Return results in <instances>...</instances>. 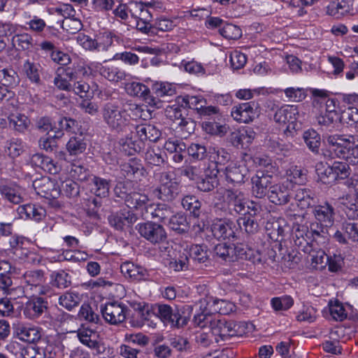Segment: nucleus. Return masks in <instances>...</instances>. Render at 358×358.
<instances>
[{
  "label": "nucleus",
  "mask_w": 358,
  "mask_h": 358,
  "mask_svg": "<svg viewBox=\"0 0 358 358\" xmlns=\"http://www.w3.org/2000/svg\"><path fill=\"white\" fill-rule=\"evenodd\" d=\"M8 124L10 128L20 134L27 131L30 120L27 116L21 113H12L8 117Z\"/></svg>",
  "instance_id": "nucleus-33"
},
{
  "label": "nucleus",
  "mask_w": 358,
  "mask_h": 358,
  "mask_svg": "<svg viewBox=\"0 0 358 358\" xmlns=\"http://www.w3.org/2000/svg\"><path fill=\"white\" fill-rule=\"evenodd\" d=\"M120 271L127 278L134 280H141L147 275V271L142 266L135 265L131 262H126L121 264Z\"/></svg>",
  "instance_id": "nucleus-31"
},
{
  "label": "nucleus",
  "mask_w": 358,
  "mask_h": 358,
  "mask_svg": "<svg viewBox=\"0 0 358 358\" xmlns=\"http://www.w3.org/2000/svg\"><path fill=\"white\" fill-rule=\"evenodd\" d=\"M212 157L214 159V162L209 166L210 169L212 168L219 169L218 166L225 165L231 160V155L225 149L222 148H213V150L210 152Z\"/></svg>",
  "instance_id": "nucleus-41"
},
{
  "label": "nucleus",
  "mask_w": 358,
  "mask_h": 358,
  "mask_svg": "<svg viewBox=\"0 0 358 358\" xmlns=\"http://www.w3.org/2000/svg\"><path fill=\"white\" fill-rule=\"evenodd\" d=\"M135 228L142 238L152 245L163 243L167 238L164 227L155 222H141L136 224Z\"/></svg>",
  "instance_id": "nucleus-3"
},
{
  "label": "nucleus",
  "mask_w": 358,
  "mask_h": 358,
  "mask_svg": "<svg viewBox=\"0 0 358 358\" xmlns=\"http://www.w3.org/2000/svg\"><path fill=\"white\" fill-rule=\"evenodd\" d=\"M219 169L208 167L205 170V177L198 179L196 187L198 189L204 192L213 191L219 184L217 174Z\"/></svg>",
  "instance_id": "nucleus-23"
},
{
  "label": "nucleus",
  "mask_w": 358,
  "mask_h": 358,
  "mask_svg": "<svg viewBox=\"0 0 358 358\" xmlns=\"http://www.w3.org/2000/svg\"><path fill=\"white\" fill-rule=\"evenodd\" d=\"M340 113H326L322 112L316 116V121L322 131H332L341 122Z\"/></svg>",
  "instance_id": "nucleus-32"
},
{
  "label": "nucleus",
  "mask_w": 358,
  "mask_h": 358,
  "mask_svg": "<svg viewBox=\"0 0 358 358\" xmlns=\"http://www.w3.org/2000/svg\"><path fill=\"white\" fill-rule=\"evenodd\" d=\"M152 202L148 195L138 192H131L125 205L131 209L139 211L143 219H148V212Z\"/></svg>",
  "instance_id": "nucleus-12"
},
{
  "label": "nucleus",
  "mask_w": 358,
  "mask_h": 358,
  "mask_svg": "<svg viewBox=\"0 0 358 358\" xmlns=\"http://www.w3.org/2000/svg\"><path fill=\"white\" fill-rule=\"evenodd\" d=\"M299 110L296 106L285 105L275 110L273 120L279 125H285L287 122L293 123L297 119Z\"/></svg>",
  "instance_id": "nucleus-22"
},
{
  "label": "nucleus",
  "mask_w": 358,
  "mask_h": 358,
  "mask_svg": "<svg viewBox=\"0 0 358 358\" xmlns=\"http://www.w3.org/2000/svg\"><path fill=\"white\" fill-rule=\"evenodd\" d=\"M48 305L46 298L33 296L26 302L23 308V313L29 319H38L43 314L48 313Z\"/></svg>",
  "instance_id": "nucleus-11"
},
{
  "label": "nucleus",
  "mask_w": 358,
  "mask_h": 358,
  "mask_svg": "<svg viewBox=\"0 0 358 358\" xmlns=\"http://www.w3.org/2000/svg\"><path fill=\"white\" fill-rule=\"evenodd\" d=\"M313 213L317 221L324 224L327 227H330L334 222V208L328 203L323 205L315 206L313 210Z\"/></svg>",
  "instance_id": "nucleus-21"
},
{
  "label": "nucleus",
  "mask_w": 358,
  "mask_h": 358,
  "mask_svg": "<svg viewBox=\"0 0 358 358\" xmlns=\"http://www.w3.org/2000/svg\"><path fill=\"white\" fill-rule=\"evenodd\" d=\"M237 223L239 227L250 236L256 234L259 229V226L256 219L250 216L239 217L237 220Z\"/></svg>",
  "instance_id": "nucleus-45"
},
{
  "label": "nucleus",
  "mask_w": 358,
  "mask_h": 358,
  "mask_svg": "<svg viewBox=\"0 0 358 358\" xmlns=\"http://www.w3.org/2000/svg\"><path fill=\"white\" fill-rule=\"evenodd\" d=\"M135 130L141 141L149 140L152 142H157L162 135L160 130L152 124H138L135 127Z\"/></svg>",
  "instance_id": "nucleus-29"
},
{
  "label": "nucleus",
  "mask_w": 358,
  "mask_h": 358,
  "mask_svg": "<svg viewBox=\"0 0 358 358\" xmlns=\"http://www.w3.org/2000/svg\"><path fill=\"white\" fill-rule=\"evenodd\" d=\"M20 79L17 73L12 68L0 70V84L8 88L17 86Z\"/></svg>",
  "instance_id": "nucleus-38"
},
{
  "label": "nucleus",
  "mask_w": 358,
  "mask_h": 358,
  "mask_svg": "<svg viewBox=\"0 0 358 358\" xmlns=\"http://www.w3.org/2000/svg\"><path fill=\"white\" fill-rule=\"evenodd\" d=\"M295 192L294 199L301 209H305L314 205L315 194L311 189L299 187Z\"/></svg>",
  "instance_id": "nucleus-34"
},
{
  "label": "nucleus",
  "mask_w": 358,
  "mask_h": 358,
  "mask_svg": "<svg viewBox=\"0 0 358 358\" xmlns=\"http://www.w3.org/2000/svg\"><path fill=\"white\" fill-rule=\"evenodd\" d=\"M165 154L159 147L148 148L144 159L150 166H160L165 162Z\"/></svg>",
  "instance_id": "nucleus-37"
},
{
  "label": "nucleus",
  "mask_w": 358,
  "mask_h": 358,
  "mask_svg": "<svg viewBox=\"0 0 358 358\" xmlns=\"http://www.w3.org/2000/svg\"><path fill=\"white\" fill-rule=\"evenodd\" d=\"M226 201L230 210L238 214H245V209L247 203L245 194L234 189H227L225 192Z\"/></svg>",
  "instance_id": "nucleus-17"
},
{
  "label": "nucleus",
  "mask_w": 358,
  "mask_h": 358,
  "mask_svg": "<svg viewBox=\"0 0 358 358\" xmlns=\"http://www.w3.org/2000/svg\"><path fill=\"white\" fill-rule=\"evenodd\" d=\"M58 125L59 128L58 130L55 131V136L59 138L63 136L64 131L75 132L78 127V122L71 117H63L59 119Z\"/></svg>",
  "instance_id": "nucleus-46"
},
{
  "label": "nucleus",
  "mask_w": 358,
  "mask_h": 358,
  "mask_svg": "<svg viewBox=\"0 0 358 358\" xmlns=\"http://www.w3.org/2000/svg\"><path fill=\"white\" fill-rule=\"evenodd\" d=\"M257 104L254 101L234 106L231 110L232 117L238 122L249 123L257 116Z\"/></svg>",
  "instance_id": "nucleus-14"
},
{
  "label": "nucleus",
  "mask_w": 358,
  "mask_h": 358,
  "mask_svg": "<svg viewBox=\"0 0 358 358\" xmlns=\"http://www.w3.org/2000/svg\"><path fill=\"white\" fill-rule=\"evenodd\" d=\"M176 102L182 106L184 109L187 108L196 110H199L201 104H203L206 101L199 96H179L176 98Z\"/></svg>",
  "instance_id": "nucleus-43"
},
{
  "label": "nucleus",
  "mask_w": 358,
  "mask_h": 358,
  "mask_svg": "<svg viewBox=\"0 0 358 358\" xmlns=\"http://www.w3.org/2000/svg\"><path fill=\"white\" fill-rule=\"evenodd\" d=\"M215 257L224 262H234L232 245L227 243H219L214 248Z\"/></svg>",
  "instance_id": "nucleus-52"
},
{
  "label": "nucleus",
  "mask_w": 358,
  "mask_h": 358,
  "mask_svg": "<svg viewBox=\"0 0 358 358\" xmlns=\"http://www.w3.org/2000/svg\"><path fill=\"white\" fill-rule=\"evenodd\" d=\"M202 128L208 134L220 136L226 134L228 129L226 125L216 122L215 120L211 121L210 118L202 122Z\"/></svg>",
  "instance_id": "nucleus-47"
},
{
  "label": "nucleus",
  "mask_w": 358,
  "mask_h": 358,
  "mask_svg": "<svg viewBox=\"0 0 358 358\" xmlns=\"http://www.w3.org/2000/svg\"><path fill=\"white\" fill-rule=\"evenodd\" d=\"M182 207L189 210L194 217H198L201 213V201L194 195H186L181 201Z\"/></svg>",
  "instance_id": "nucleus-44"
},
{
  "label": "nucleus",
  "mask_w": 358,
  "mask_h": 358,
  "mask_svg": "<svg viewBox=\"0 0 358 358\" xmlns=\"http://www.w3.org/2000/svg\"><path fill=\"white\" fill-rule=\"evenodd\" d=\"M23 277L26 283L31 286L38 287L45 282L44 271L41 269L27 271Z\"/></svg>",
  "instance_id": "nucleus-48"
},
{
  "label": "nucleus",
  "mask_w": 358,
  "mask_h": 358,
  "mask_svg": "<svg viewBox=\"0 0 358 358\" xmlns=\"http://www.w3.org/2000/svg\"><path fill=\"white\" fill-rule=\"evenodd\" d=\"M124 88L129 96L141 98L150 106H157L158 101L157 98L150 95L149 88L144 84L131 82L127 83Z\"/></svg>",
  "instance_id": "nucleus-16"
},
{
  "label": "nucleus",
  "mask_w": 358,
  "mask_h": 358,
  "mask_svg": "<svg viewBox=\"0 0 358 358\" xmlns=\"http://www.w3.org/2000/svg\"><path fill=\"white\" fill-rule=\"evenodd\" d=\"M128 308L126 306L117 301L108 303L101 308L103 319L110 324H117L126 319Z\"/></svg>",
  "instance_id": "nucleus-8"
},
{
  "label": "nucleus",
  "mask_w": 358,
  "mask_h": 358,
  "mask_svg": "<svg viewBox=\"0 0 358 358\" xmlns=\"http://www.w3.org/2000/svg\"><path fill=\"white\" fill-rule=\"evenodd\" d=\"M237 327H238V324L236 322L227 321L224 318H214V321L211 323L212 333L215 336H219L223 341L236 336Z\"/></svg>",
  "instance_id": "nucleus-13"
},
{
  "label": "nucleus",
  "mask_w": 358,
  "mask_h": 358,
  "mask_svg": "<svg viewBox=\"0 0 358 358\" xmlns=\"http://www.w3.org/2000/svg\"><path fill=\"white\" fill-rule=\"evenodd\" d=\"M200 310H201L202 312L194 317V324L201 328H205L208 326L211 329V323L214 321V318H213L211 315L212 313H208L209 310L208 307L204 305L202 308H200Z\"/></svg>",
  "instance_id": "nucleus-49"
},
{
  "label": "nucleus",
  "mask_w": 358,
  "mask_h": 358,
  "mask_svg": "<svg viewBox=\"0 0 358 358\" xmlns=\"http://www.w3.org/2000/svg\"><path fill=\"white\" fill-rule=\"evenodd\" d=\"M121 171L126 178H139L144 174V168L141 161L137 159H131L120 166Z\"/></svg>",
  "instance_id": "nucleus-30"
},
{
  "label": "nucleus",
  "mask_w": 358,
  "mask_h": 358,
  "mask_svg": "<svg viewBox=\"0 0 358 358\" xmlns=\"http://www.w3.org/2000/svg\"><path fill=\"white\" fill-rule=\"evenodd\" d=\"M189 259L193 262L203 264L208 261V255L207 247L206 245H192L188 251Z\"/></svg>",
  "instance_id": "nucleus-40"
},
{
  "label": "nucleus",
  "mask_w": 358,
  "mask_h": 358,
  "mask_svg": "<svg viewBox=\"0 0 358 358\" xmlns=\"http://www.w3.org/2000/svg\"><path fill=\"white\" fill-rule=\"evenodd\" d=\"M293 185L290 180L273 185L270 187L268 197L275 205H284L289 202Z\"/></svg>",
  "instance_id": "nucleus-9"
},
{
  "label": "nucleus",
  "mask_w": 358,
  "mask_h": 358,
  "mask_svg": "<svg viewBox=\"0 0 358 358\" xmlns=\"http://www.w3.org/2000/svg\"><path fill=\"white\" fill-rule=\"evenodd\" d=\"M33 41L32 36L27 33L16 34L12 39L13 45L17 46L18 48L22 50H27L32 48Z\"/></svg>",
  "instance_id": "nucleus-59"
},
{
  "label": "nucleus",
  "mask_w": 358,
  "mask_h": 358,
  "mask_svg": "<svg viewBox=\"0 0 358 358\" xmlns=\"http://www.w3.org/2000/svg\"><path fill=\"white\" fill-rule=\"evenodd\" d=\"M82 343L93 350L94 355L101 356V358H105L107 348L103 343L98 340V337H91L88 339H84V341Z\"/></svg>",
  "instance_id": "nucleus-55"
},
{
  "label": "nucleus",
  "mask_w": 358,
  "mask_h": 358,
  "mask_svg": "<svg viewBox=\"0 0 358 358\" xmlns=\"http://www.w3.org/2000/svg\"><path fill=\"white\" fill-rule=\"evenodd\" d=\"M113 36L110 32L100 33L96 36L95 45L98 52L107 51L113 43Z\"/></svg>",
  "instance_id": "nucleus-50"
},
{
  "label": "nucleus",
  "mask_w": 358,
  "mask_h": 358,
  "mask_svg": "<svg viewBox=\"0 0 358 358\" xmlns=\"http://www.w3.org/2000/svg\"><path fill=\"white\" fill-rule=\"evenodd\" d=\"M102 117L108 128L117 133L126 131L130 123L126 110L113 103H107L103 106Z\"/></svg>",
  "instance_id": "nucleus-1"
},
{
  "label": "nucleus",
  "mask_w": 358,
  "mask_h": 358,
  "mask_svg": "<svg viewBox=\"0 0 358 358\" xmlns=\"http://www.w3.org/2000/svg\"><path fill=\"white\" fill-rule=\"evenodd\" d=\"M311 264L317 269H322L326 267L329 262V256L322 250L313 251L310 253Z\"/></svg>",
  "instance_id": "nucleus-58"
},
{
  "label": "nucleus",
  "mask_w": 358,
  "mask_h": 358,
  "mask_svg": "<svg viewBox=\"0 0 358 358\" xmlns=\"http://www.w3.org/2000/svg\"><path fill=\"white\" fill-rule=\"evenodd\" d=\"M354 139L352 136L345 138L344 135L334 134L327 137L328 149L323 152L324 157L343 158L345 151Z\"/></svg>",
  "instance_id": "nucleus-5"
},
{
  "label": "nucleus",
  "mask_w": 358,
  "mask_h": 358,
  "mask_svg": "<svg viewBox=\"0 0 358 358\" xmlns=\"http://www.w3.org/2000/svg\"><path fill=\"white\" fill-rule=\"evenodd\" d=\"M17 338L29 343H34L41 338V334L38 327L18 325L15 329Z\"/></svg>",
  "instance_id": "nucleus-28"
},
{
  "label": "nucleus",
  "mask_w": 358,
  "mask_h": 358,
  "mask_svg": "<svg viewBox=\"0 0 358 358\" xmlns=\"http://www.w3.org/2000/svg\"><path fill=\"white\" fill-rule=\"evenodd\" d=\"M78 316L80 320H85L94 324H97L100 320L99 316L92 310V307L88 303H84L81 306Z\"/></svg>",
  "instance_id": "nucleus-62"
},
{
  "label": "nucleus",
  "mask_w": 358,
  "mask_h": 358,
  "mask_svg": "<svg viewBox=\"0 0 358 358\" xmlns=\"http://www.w3.org/2000/svg\"><path fill=\"white\" fill-rule=\"evenodd\" d=\"M166 224L171 229L178 234L185 233L188 229L187 217L182 213H177L176 215L173 213L172 217H170Z\"/></svg>",
  "instance_id": "nucleus-39"
},
{
  "label": "nucleus",
  "mask_w": 358,
  "mask_h": 358,
  "mask_svg": "<svg viewBox=\"0 0 358 358\" xmlns=\"http://www.w3.org/2000/svg\"><path fill=\"white\" fill-rule=\"evenodd\" d=\"M0 194L13 204H20L23 201L22 189L15 184L0 185Z\"/></svg>",
  "instance_id": "nucleus-27"
},
{
  "label": "nucleus",
  "mask_w": 358,
  "mask_h": 358,
  "mask_svg": "<svg viewBox=\"0 0 358 358\" xmlns=\"http://www.w3.org/2000/svg\"><path fill=\"white\" fill-rule=\"evenodd\" d=\"M220 34L230 40H237L242 36L241 28L233 24L224 23L220 29Z\"/></svg>",
  "instance_id": "nucleus-57"
},
{
  "label": "nucleus",
  "mask_w": 358,
  "mask_h": 358,
  "mask_svg": "<svg viewBox=\"0 0 358 358\" xmlns=\"http://www.w3.org/2000/svg\"><path fill=\"white\" fill-rule=\"evenodd\" d=\"M39 68V64L32 62L29 59H27L24 61L22 66V71L23 74L31 83L36 84V85H40L41 84V80Z\"/></svg>",
  "instance_id": "nucleus-36"
},
{
  "label": "nucleus",
  "mask_w": 358,
  "mask_h": 358,
  "mask_svg": "<svg viewBox=\"0 0 358 358\" xmlns=\"http://www.w3.org/2000/svg\"><path fill=\"white\" fill-rule=\"evenodd\" d=\"M137 220V215L134 211L126 209L112 213L108 217L110 225L118 231H123L125 227H131Z\"/></svg>",
  "instance_id": "nucleus-10"
},
{
  "label": "nucleus",
  "mask_w": 358,
  "mask_h": 358,
  "mask_svg": "<svg viewBox=\"0 0 358 358\" xmlns=\"http://www.w3.org/2000/svg\"><path fill=\"white\" fill-rule=\"evenodd\" d=\"M226 180L231 184H243L249 178V170L245 165L231 164L224 169Z\"/></svg>",
  "instance_id": "nucleus-18"
},
{
  "label": "nucleus",
  "mask_w": 358,
  "mask_h": 358,
  "mask_svg": "<svg viewBox=\"0 0 358 358\" xmlns=\"http://www.w3.org/2000/svg\"><path fill=\"white\" fill-rule=\"evenodd\" d=\"M59 304L69 310H71L74 307L78 306L81 299L78 294L73 292H66L59 297Z\"/></svg>",
  "instance_id": "nucleus-56"
},
{
  "label": "nucleus",
  "mask_w": 358,
  "mask_h": 358,
  "mask_svg": "<svg viewBox=\"0 0 358 358\" xmlns=\"http://www.w3.org/2000/svg\"><path fill=\"white\" fill-rule=\"evenodd\" d=\"M173 213V208L165 203H152L148 212V219L152 218L166 224Z\"/></svg>",
  "instance_id": "nucleus-26"
},
{
  "label": "nucleus",
  "mask_w": 358,
  "mask_h": 358,
  "mask_svg": "<svg viewBox=\"0 0 358 358\" xmlns=\"http://www.w3.org/2000/svg\"><path fill=\"white\" fill-rule=\"evenodd\" d=\"M200 308H202L203 306L206 305L209 310L208 313H218L222 315L229 313V310H232V304L225 300L215 299L212 296H207L199 300V302Z\"/></svg>",
  "instance_id": "nucleus-20"
},
{
  "label": "nucleus",
  "mask_w": 358,
  "mask_h": 358,
  "mask_svg": "<svg viewBox=\"0 0 358 358\" xmlns=\"http://www.w3.org/2000/svg\"><path fill=\"white\" fill-rule=\"evenodd\" d=\"M152 90L158 98L172 96L176 94L175 88L169 83H156L153 85Z\"/></svg>",
  "instance_id": "nucleus-61"
},
{
  "label": "nucleus",
  "mask_w": 358,
  "mask_h": 358,
  "mask_svg": "<svg viewBox=\"0 0 358 358\" xmlns=\"http://www.w3.org/2000/svg\"><path fill=\"white\" fill-rule=\"evenodd\" d=\"M101 74L107 80L117 83L124 80L126 73L115 66H103L101 70Z\"/></svg>",
  "instance_id": "nucleus-51"
},
{
  "label": "nucleus",
  "mask_w": 358,
  "mask_h": 358,
  "mask_svg": "<svg viewBox=\"0 0 358 358\" xmlns=\"http://www.w3.org/2000/svg\"><path fill=\"white\" fill-rule=\"evenodd\" d=\"M82 343L93 350L94 355L101 356V358H105L107 348L103 343L98 340V337H91L88 339H84V341Z\"/></svg>",
  "instance_id": "nucleus-54"
},
{
  "label": "nucleus",
  "mask_w": 358,
  "mask_h": 358,
  "mask_svg": "<svg viewBox=\"0 0 358 358\" xmlns=\"http://www.w3.org/2000/svg\"><path fill=\"white\" fill-rule=\"evenodd\" d=\"M87 144L80 137H71L66 144V149L71 155H78L86 150Z\"/></svg>",
  "instance_id": "nucleus-53"
},
{
  "label": "nucleus",
  "mask_w": 358,
  "mask_h": 358,
  "mask_svg": "<svg viewBox=\"0 0 358 358\" xmlns=\"http://www.w3.org/2000/svg\"><path fill=\"white\" fill-rule=\"evenodd\" d=\"M52 281V286L57 287L59 289H64L70 286L71 276L64 271L53 273L51 275Z\"/></svg>",
  "instance_id": "nucleus-60"
},
{
  "label": "nucleus",
  "mask_w": 358,
  "mask_h": 358,
  "mask_svg": "<svg viewBox=\"0 0 358 358\" xmlns=\"http://www.w3.org/2000/svg\"><path fill=\"white\" fill-rule=\"evenodd\" d=\"M110 182V180H107L94 175L87 184V186L91 193L96 196L106 198L109 195Z\"/></svg>",
  "instance_id": "nucleus-24"
},
{
  "label": "nucleus",
  "mask_w": 358,
  "mask_h": 358,
  "mask_svg": "<svg viewBox=\"0 0 358 358\" xmlns=\"http://www.w3.org/2000/svg\"><path fill=\"white\" fill-rule=\"evenodd\" d=\"M234 262L237 259H248L254 264H262L264 260L259 251H255L243 243L232 244Z\"/></svg>",
  "instance_id": "nucleus-19"
},
{
  "label": "nucleus",
  "mask_w": 358,
  "mask_h": 358,
  "mask_svg": "<svg viewBox=\"0 0 358 358\" xmlns=\"http://www.w3.org/2000/svg\"><path fill=\"white\" fill-rule=\"evenodd\" d=\"M302 138L307 148L314 154H319L321 145L320 134L313 129L306 130Z\"/></svg>",
  "instance_id": "nucleus-35"
},
{
  "label": "nucleus",
  "mask_w": 358,
  "mask_h": 358,
  "mask_svg": "<svg viewBox=\"0 0 358 358\" xmlns=\"http://www.w3.org/2000/svg\"><path fill=\"white\" fill-rule=\"evenodd\" d=\"M70 173L72 178L78 181L86 182L87 185L94 176L86 166L76 164L71 165Z\"/></svg>",
  "instance_id": "nucleus-42"
},
{
  "label": "nucleus",
  "mask_w": 358,
  "mask_h": 358,
  "mask_svg": "<svg viewBox=\"0 0 358 358\" xmlns=\"http://www.w3.org/2000/svg\"><path fill=\"white\" fill-rule=\"evenodd\" d=\"M61 192L69 198L77 197L80 194V187L77 182L72 180H66L62 183L59 187Z\"/></svg>",
  "instance_id": "nucleus-63"
},
{
  "label": "nucleus",
  "mask_w": 358,
  "mask_h": 358,
  "mask_svg": "<svg viewBox=\"0 0 358 358\" xmlns=\"http://www.w3.org/2000/svg\"><path fill=\"white\" fill-rule=\"evenodd\" d=\"M273 176L268 173V170H257L251 178L252 194L257 198L268 195L270 187L273 185Z\"/></svg>",
  "instance_id": "nucleus-6"
},
{
  "label": "nucleus",
  "mask_w": 358,
  "mask_h": 358,
  "mask_svg": "<svg viewBox=\"0 0 358 358\" xmlns=\"http://www.w3.org/2000/svg\"><path fill=\"white\" fill-rule=\"evenodd\" d=\"M157 314L166 324L173 328H182L187 324L188 319L181 314V310L176 306L157 304Z\"/></svg>",
  "instance_id": "nucleus-4"
},
{
  "label": "nucleus",
  "mask_w": 358,
  "mask_h": 358,
  "mask_svg": "<svg viewBox=\"0 0 358 358\" xmlns=\"http://www.w3.org/2000/svg\"><path fill=\"white\" fill-rule=\"evenodd\" d=\"M158 180L159 185L153 189V195L163 201H174L180 192V182L172 178V174L169 171L161 172Z\"/></svg>",
  "instance_id": "nucleus-2"
},
{
  "label": "nucleus",
  "mask_w": 358,
  "mask_h": 358,
  "mask_svg": "<svg viewBox=\"0 0 358 358\" xmlns=\"http://www.w3.org/2000/svg\"><path fill=\"white\" fill-rule=\"evenodd\" d=\"M235 224L232 221L224 220H215L210 226L212 235L217 240L234 238L236 232Z\"/></svg>",
  "instance_id": "nucleus-15"
},
{
  "label": "nucleus",
  "mask_w": 358,
  "mask_h": 358,
  "mask_svg": "<svg viewBox=\"0 0 358 358\" xmlns=\"http://www.w3.org/2000/svg\"><path fill=\"white\" fill-rule=\"evenodd\" d=\"M342 230L349 241L358 243V222H345L342 225Z\"/></svg>",
  "instance_id": "nucleus-64"
},
{
  "label": "nucleus",
  "mask_w": 358,
  "mask_h": 358,
  "mask_svg": "<svg viewBox=\"0 0 358 358\" xmlns=\"http://www.w3.org/2000/svg\"><path fill=\"white\" fill-rule=\"evenodd\" d=\"M17 213L22 219H31L39 222L45 217L46 211L40 206L28 203L20 206L17 208Z\"/></svg>",
  "instance_id": "nucleus-25"
},
{
  "label": "nucleus",
  "mask_w": 358,
  "mask_h": 358,
  "mask_svg": "<svg viewBox=\"0 0 358 358\" xmlns=\"http://www.w3.org/2000/svg\"><path fill=\"white\" fill-rule=\"evenodd\" d=\"M32 186L38 195L48 199H57L61 194L56 182L47 176L34 180Z\"/></svg>",
  "instance_id": "nucleus-7"
}]
</instances>
